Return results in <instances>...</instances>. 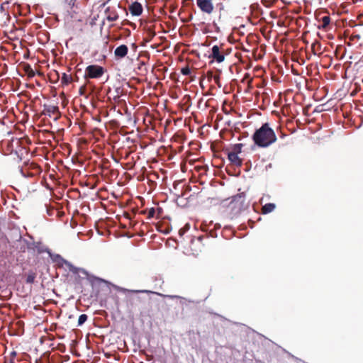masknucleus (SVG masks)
<instances>
[{
    "instance_id": "1",
    "label": "nucleus",
    "mask_w": 363,
    "mask_h": 363,
    "mask_svg": "<svg viewBox=\"0 0 363 363\" xmlns=\"http://www.w3.org/2000/svg\"><path fill=\"white\" fill-rule=\"evenodd\" d=\"M252 139L255 145L259 147L266 148L274 144L277 141V137L270 125L265 123L255 131Z\"/></svg>"
},
{
    "instance_id": "2",
    "label": "nucleus",
    "mask_w": 363,
    "mask_h": 363,
    "mask_svg": "<svg viewBox=\"0 0 363 363\" xmlns=\"http://www.w3.org/2000/svg\"><path fill=\"white\" fill-rule=\"evenodd\" d=\"M213 1L216 8L223 9L222 0H196V5L203 12L211 14L214 8Z\"/></svg>"
},
{
    "instance_id": "3",
    "label": "nucleus",
    "mask_w": 363,
    "mask_h": 363,
    "mask_svg": "<svg viewBox=\"0 0 363 363\" xmlns=\"http://www.w3.org/2000/svg\"><path fill=\"white\" fill-rule=\"evenodd\" d=\"M104 73V69L99 65H89L85 69V78H99Z\"/></svg>"
},
{
    "instance_id": "4",
    "label": "nucleus",
    "mask_w": 363,
    "mask_h": 363,
    "mask_svg": "<svg viewBox=\"0 0 363 363\" xmlns=\"http://www.w3.org/2000/svg\"><path fill=\"white\" fill-rule=\"evenodd\" d=\"M209 57L216 60L217 62L220 63L224 61L225 56L223 52L220 51L218 45H213L211 48V54Z\"/></svg>"
},
{
    "instance_id": "5",
    "label": "nucleus",
    "mask_w": 363,
    "mask_h": 363,
    "mask_svg": "<svg viewBox=\"0 0 363 363\" xmlns=\"http://www.w3.org/2000/svg\"><path fill=\"white\" fill-rule=\"evenodd\" d=\"M128 52V48L125 45H121L114 50V55L116 59H122L125 57Z\"/></svg>"
},
{
    "instance_id": "6",
    "label": "nucleus",
    "mask_w": 363,
    "mask_h": 363,
    "mask_svg": "<svg viewBox=\"0 0 363 363\" xmlns=\"http://www.w3.org/2000/svg\"><path fill=\"white\" fill-rule=\"evenodd\" d=\"M129 11L133 16H138L143 12V6L139 2L135 1L130 5Z\"/></svg>"
},
{
    "instance_id": "7",
    "label": "nucleus",
    "mask_w": 363,
    "mask_h": 363,
    "mask_svg": "<svg viewBox=\"0 0 363 363\" xmlns=\"http://www.w3.org/2000/svg\"><path fill=\"white\" fill-rule=\"evenodd\" d=\"M105 13L108 21H116L118 18V14L115 8L108 7L106 9Z\"/></svg>"
},
{
    "instance_id": "8",
    "label": "nucleus",
    "mask_w": 363,
    "mask_h": 363,
    "mask_svg": "<svg viewBox=\"0 0 363 363\" xmlns=\"http://www.w3.org/2000/svg\"><path fill=\"white\" fill-rule=\"evenodd\" d=\"M228 157L230 162L236 166H240L242 164V160L238 157V155L236 154V152H228Z\"/></svg>"
},
{
    "instance_id": "9",
    "label": "nucleus",
    "mask_w": 363,
    "mask_h": 363,
    "mask_svg": "<svg viewBox=\"0 0 363 363\" xmlns=\"http://www.w3.org/2000/svg\"><path fill=\"white\" fill-rule=\"evenodd\" d=\"M275 207H276L275 204H274L272 203H267L262 206V213L267 214V213H271L275 209Z\"/></svg>"
},
{
    "instance_id": "10",
    "label": "nucleus",
    "mask_w": 363,
    "mask_h": 363,
    "mask_svg": "<svg viewBox=\"0 0 363 363\" xmlns=\"http://www.w3.org/2000/svg\"><path fill=\"white\" fill-rule=\"evenodd\" d=\"M330 18L329 16H323L321 18V25L319 26L318 27L320 28H325L330 24Z\"/></svg>"
},
{
    "instance_id": "11",
    "label": "nucleus",
    "mask_w": 363,
    "mask_h": 363,
    "mask_svg": "<svg viewBox=\"0 0 363 363\" xmlns=\"http://www.w3.org/2000/svg\"><path fill=\"white\" fill-rule=\"evenodd\" d=\"M63 263L69 268V271H71L73 273H77L78 272V268L73 266L70 262H69L67 260L63 259Z\"/></svg>"
},
{
    "instance_id": "12",
    "label": "nucleus",
    "mask_w": 363,
    "mask_h": 363,
    "mask_svg": "<svg viewBox=\"0 0 363 363\" xmlns=\"http://www.w3.org/2000/svg\"><path fill=\"white\" fill-rule=\"evenodd\" d=\"M71 81H72V77H71L69 75H68V74H65V73H64V74H62V82L63 84H68L69 83H70V82H71Z\"/></svg>"
},
{
    "instance_id": "13",
    "label": "nucleus",
    "mask_w": 363,
    "mask_h": 363,
    "mask_svg": "<svg viewBox=\"0 0 363 363\" xmlns=\"http://www.w3.org/2000/svg\"><path fill=\"white\" fill-rule=\"evenodd\" d=\"M242 147V144H241V143L235 144L233 146V151L231 152H236V154L238 155V153L241 152Z\"/></svg>"
},
{
    "instance_id": "14",
    "label": "nucleus",
    "mask_w": 363,
    "mask_h": 363,
    "mask_svg": "<svg viewBox=\"0 0 363 363\" xmlns=\"http://www.w3.org/2000/svg\"><path fill=\"white\" fill-rule=\"evenodd\" d=\"M87 320V315L86 314H82L79 315L78 319V325H83Z\"/></svg>"
},
{
    "instance_id": "15",
    "label": "nucleus",
    "mask_w": 363,
    "mask_h": 363,
    "mask_svg": "<svg viewBox=\"0 0 363 363\" xmlns=\"http://www.w3.org/2000/svg\"><path fill=\"white\" fill-rule=\"evenodd\" d=\"M181 72L183 75H189L191 73V69L188 67H183L181 70Z\"/></svg>"
},
{
    "instance_id": "16",
    "label": "nucleus",
    "mask_w": 363,
    "mask_h": 363,
    "mask_svg": "<svg viewBox=\"0 0 363 363\" xmlns=\"http://www.w3.org/2000/svg\"><path fill=\"white\" fill-rule=\"evenodd\" d=\"M34 281V277L32 276V275H29L28 277H27V282L28 283H33Z\"/></svg>"
},
{
    "instance_id": "17",
    "label": "nucleus",
    "mask_w": 363,
    "mask_h": 363,
    "mask_svg": "<svg viewBox=\"0 0 363 363\" xmlns=\"http://www.w3.org/2000/svg\"><path fill=\"white\" fill-rule=\"evenodd\" d=\"M134 292H136V293H152V291H147V290L134 291Z\"/></svg>"
},
{
    "instance_id": "18",
    "label": "nucleus",
    "mask_w": 363,
    "mask_h": 363,
    "mask_svg": "<svg viewBox=\"0 0 363 363\" xmlns=\"http://www.w3.org/2000/svg\"><path fill=\"white\" fill-rule=\"evenodd\" d=\"M154 213H155V210H154L153 208H152V209L149 211V216H153Z\"/></svg>"
},
{
    "instance_id": "19",
    "label": "nucleus",
    "mask_w": 363,
    "mask_h": 363,
    "mask_svg": "<svg viewBox=\"0 0 363 363\" xmlns=\"http://www.w3.org/2000/svg\"><path fill=\"white\" fill-rule=\"evenodd\" d=\"M52 108L53 109V112H54V111H57V107H55V106H54V107H52Z\"/></svg>"
}]
</instances>
